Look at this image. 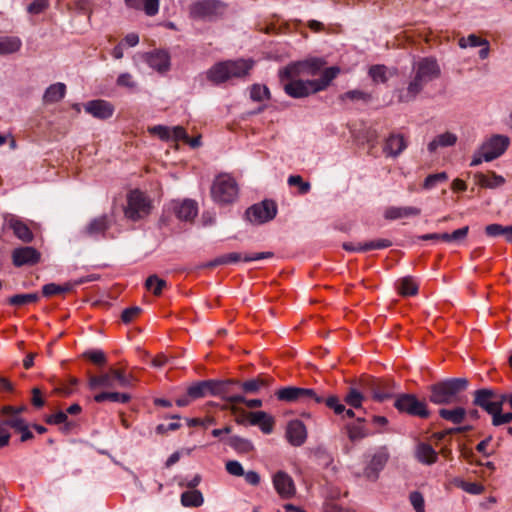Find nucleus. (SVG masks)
Segmentation results:
<instances>
[{
  "label": "nucleus",
  "mask_w": 512,
  "mask_h": 512,
  "mask_svg": "<svg viewBox=\"0 0 512 512\" xmlns=\"http://www.w3.org/2000/svg\"><path fill=\"white\" fill-rule=\"evenodd\" d=\"M469 385L467 378H449L428 387L429 401L436 405H449L460 401V394Z\"/></svg>",
  "instance_id": "f257e3e1"
},
{
  "label": "nucleus",
  "mask_w": 512,
  "mask_h": 512,
  "mask_svg": "<svg viewBox=\"0 0 512 512\" xmlns=\"http://www.w3.org/2000/svg\"><path fill=\"white\" fill-rule=\"evenodd\" d=\"M253 65L254 61L245 59L221 61L208 69L206 77L213 84L220 85L233 78L246 77Z\"/></svg>",
  "instance_id": "f03ea898"
},
{
  "label": "nucleus",
  "mask_w": 512,
  "mask_h": 512,
  "mask_svg": "<svg viewBox=\"0 0 512 512\" xmlns=\"http://www.w3.org/2000/svg\"><path fill=\"white\" fill-rule=\"evenodd\" d=\"M275 395L278 400L287 403H300L310 406L324 402V394L312 388L286 386L277 390Z\"/></svg>",
  "instance_id": "7ed1b4c3"
},
{
  "label": "nucleus",
  "mask_w": 512,
  "mask_h": 512,
  "mask_svg": "<svg viewBox=\"0 0 512 512\" xmlns=\"http://www.w3.org/2000/svg\"><path fill=\"white\" fill-rule=\"evenodd\" d=\"M359 386L365 394L371 395L375 401L383 402L393 397L396 384L390 378L363 376L359 380Z\"/></svg>",
  "instance_id": "20e7f679"
},
{
  "label": "nucleus",
  "mask_w": 512,
  "mask_h": 512,
  "mask_svg": "<svg viewBox=\"0 0 512 512\" xmlns=\"http://www.w3.org/2000/svg\"><path fill=\"white\" fill-rule=\"evenodd\" d=\"M238 196V185L235 179L228 174H220L213 181L211 197L218 204H230Z\"/></svg>",
  "instance_id": "39448f33"
},
{
  "label": "nucleus",
  "mask_w": 512,
  "mask_h": 512,
  "mask_svg": "<svg viewBox=\"0 0 512 512\" xmlns=\"http://www.w3.org/2000/svg\"><path fill=\"white\" fill-rule=\"evenodd\" d=\"M88 386L95 390L99 387L105 388H128L132 386V377L125 374L121 369L110 368L106 373L101 375H90Z\"/></svg>",
  "instance_id": "423d86ee"
},
{
  "label": "nucleus",
  "mask_w": 512,
  "mask_h": 512,
  "mask_svg": "<svg viewBox=\"0 0 512 512\" xmlns=\"http://www.w3.org/2000/svg\"><path fill=\"white\" fill-rule=\"evenodd\" d=\"M230 383L232 380H215L208 379L192 383L188 386V395L193 400H198L207 396H220L229 392Z\"/></svg>",
  "instance_id": "0eeeda50"
},
{
  "label": "nucleus",
  "mask_w": 512,
  "mask_h": 512,
  "mask_svg": "<svg viewBox=\"0 0 512 512\" xmlns=\"http://www.w3.org/2000/svg\"><path fill=\"white\" fill-rule=\"evenodd\" d=\"M152 210V201L143 192L132 190L127 195L125 217L131 221H139L147 217Z\"/></svg>",
  "instance_id": "6e6552de"
},
{
  "label": "nucleus",
  "mask_w": 512,
  "mask_h": 512,
  "mask_svg": "<svg viewBox=\"0 0 512 512\" xmlns=\"http://www.w3.org/2000/svg\"><path fill=\"white\" fill-rule=\"evenodd\" d=\"M394 407L400 413H405L413 417L426 419L430 416V410L426 402L419 400L414 394H398L394 401Z\"/></svg>",
  "instance_id": "1a4fd4ad"
},
{
  "label": "nucleus",
  "mask_w": 512,
  "mask_h": 512,
  "mask_svg": "<svg viewBox=\"0 0 512 512\" xmlns=\"http://www.w3.org/2000/svg\"><path fill=\"white\" fill-rule=\"evenodd\" d=\"M277 211L275 201L265 199L250 206L245 211V219L252 225H262L273 220L277 215Z\"/></svg>",
  "instance_id": "9d476101"
},
{
  "label": "nucleus",
  "mask_w": 512,
  "mask_h": 512,
  "mask_svg": "<svg viewBox=\"0 0 512 512\" xmlns=\"http://www.w3.org/2000/svg\"><path fill=\"white\" fill-rule=\"evenodd\" d=\"M325 62L320 58H312L305 61L291 63L279 71V78L298 77L302 73L316 75L324 66Z\"/></svg>",
  "instance_id": "9b49d317"
},
{
  "label": "nucleus",
  "mask_w": 512,
  "mask_h": 512,
  "mask_svg": "<svg viewBox=\"0 0 512 512\" xmlns=\"http://www.w3.org/2000/svg\"><path fill=\"white\" fill-rule=\"evenodd\" d=\"M510 144L509 137L495 134L481 145V154L484 161L490 162L505 153Z\"/></svg>",
  "instance_id": "f8f14e48"
},
{
  "label": "nucleus",
  "mask_w": 512,
  "mask_h": 512,
  "mask_svg": "<svg viewBox=\"0 0 512 512\" xmlns=\"http://www.w3.org/2000/svg\"><path fill=\"white\" fill-rule=\"evenodd\" d=\"M285 93L292 98H304L310 94L318 92L313 80H299L296 77L285 78L283 81L280 78Z\"/></svg>",
  "instance_id": "ddd939ff"
},
{
  "label": "nucleus",
  "mask_w": 512,
  "mask_h": 512,
  "mask_svg": "<svg viewBox=\"0 0 512 512\" xmlns=\"http://www.w3.org/2000/svg\"><path fill=\"white\" fill-rule=\"evenodd\" d=\"M225 5L219 0H203L191 6V15L195 18L212 19L223 12Z\"/></svg>",
  "instance_id": "4468645a"
},
{
  "label": "nucleus",
  "mask_w": 512,
  "mask_h": 512,
  "mask_svg": "<svg viewBox=\"0 0 512 512\" xmlns=\"http://www.w3.org/2000/svg\"><path fill=\"white\" fill-rule=\"evenodd\" d=\"M389 459V452L386 447L378 448L372 455L370 462L364 468L363 476L370 481H376L379 473L384 469Z\"/></svg>",
  "instance_id": "2eb2a0df"
},
{
  "label": "nucleus",
  "mask_w": 512,
  "mask_h": 512,
  "mask_svg": "<svg viewBox=\"0 0 512 512\" xmlns=\"http://www.w3.org/2000/svg\"><path fill=\"white\" fill-rule=\"evenodd\" d=\"M440 67L433 57L421 58L413 65V73L421 78L425 83H429L432 80L440 76Z\"/></svg>",
  "instance_id": "dca6fc26"
},
{
  "label": "nucleus",
  "mask_w": 512,
  "mask_h": 512,
  "mask_svg": "<svg viewBox=\"0 0 512 512\" xmlns=\"http://www.w3.org/2000/svg\"><path fill=\"white\" fill-rule=\"evenodd\" d=\"M11 258L15 267L33 266L39 263L41 253L32 246H22L12 251Z\"/></svg>",
  "instance_id": "f3484780"
},
{
  "label": "nucleus",
  "mask_w": 512,
  "mask_h": 512,
  "mask_svg": "<svg viewBox=\"0 0 512 512\" xmlns=\"http://www.w3.org/2000/svg\"><path fill=\"white\" fill-rule=\"evenodd\" d=\"M496 391L493 389L482 388L474 392L473 404L485 410L492 415L501 409V403H496Z\"/></svg>",
  "instance_id": "a211bd4d"
},
{
  "label": "nucleus",
  "mask_w": 512,
  "mask_h": 512,
  "mask_svg": "<svg viewBox=\"0 0 512 512\" xmlns=\"http://www.w3.org/2000/svg\"><path fill=\"white\" fill-rule=\"evenodd\" d=\"M84 110L94 118L106 120L113 116L115 107L109 101L96 99L86 102L84 104Z\"/></svg>",
  "instance_id": "6ab92c4d"
},
{
  "label": "nucleus",
  "mask_w": 512,
  "mask_h": 512,
  "mask_svg": "<svg viewBox=\"0 0 512 512\" xmlns=\"http://www.w3.org/2000/svg\"><path fill=\"white\" fill-rule=\"evenodd\" d=\"M5 224L13 230L14 235L25 243H30L34 239V235L30 228L18 217L13 214L4 216Z\"/></svg>",
  "instance_id": "aec40b11"
},
{
  "label": "nucleus",
  "mask_w": 512,
  "mask_h": 512,
  "mask_svg": "<svg viewBox=\"0 0 512 512\" xmlns=\"http://www.w3.org/2000/svg\"><path fill=\"white\" fill-rule=\"evenodd\" d=\"M273 485L282 498L288 499L295 494L294 481L286 472L278 471L273 477Z\"/></svg>",
  "instance_id": "412c9836"
},
{
  "label": "nucleus",
  "mask_w": 512,
  "mask_h": 512,
  "mask_svg": "<svg viewBox=\"0 0 512 512\" xmlns=\"http://www.w3.org/2000/svg\"><path fill=\"white\" fill-rule=\"evenodd\" d=\"M426 85L427 83L414 73L407 88L397 91L398 101L402 103L413 101Z\"/></svg>",
  "instance_id": "4be33fe9"
},
{
  "label": "nucleus",
  "mask_w": 512,
  "mask_h": 512,
  "mask_svg": "<svg viewBox=\"0 0 512 512\" xmlns=\"http://www.w3.org/2000/svg\"><path fill=\"white\" fill-rule=\"evenodd\" d=\"M286 438L293 446H301L307 438V430L304 423L300 420H292L286 428Z\"/></svg>",
  "instance_id": "5701e85b"
},
{
  "label": "nucleus",
  "mask_w": 512,
  "mask_h": 512,
  "mask_svg": "<svg viewBox=\"0 0 512 512\" xmlns=\"http://www.w3.org/2000/svg\"><path fill=\"white\" fill-rule=\"evenodd\" d=\"M392 246V242L388 239H377L361 243L344 242L342 247L347 252H366L375 249H385Z\"/></svg>",
  "instance_id": "b1692460"
},
{
  "label": "nucleus",
  "mask_w": 512,
  "mask_h": 512,
  "mask_svg": "<svg viewBox=\"0 0 512 512\" xmlns=\"http://www.w3.org/2000/svg\"><path fill=\"white\" fill-rule=\"evenodd\" d=\"M172 209L177 218L184 221L193 220L198 213L197 203L190 199L173 202Z\"/></svg>",
  "instance_id": "393cba45"
},
{
  "label": "nucleus",
  "mask_w": 512,
  "mask_h": 512,
  "mask_svg": "<svg viewBox=\"0 0 512 512\" xmlns=\"http://www.w3.org/2000/svg\"><path fill=\"white\" fill-rule=\"evenodd\" d=\"M148 65L159 73H165L170 69V55L165 50H155L147 55Z\"/></svg>",
  "instance_id": "a878e982"
},
{
  "label": "nucleus",
  "mask_w": 512,
  "mask_h": 512,
  "mask_svg": "<svg viewBox=\"0 0 512 512\" xmlns=\"http://www.w3.org/2000/svg\"><path fill=\"white\" fill-rule=\"evenodd\" d=\"M233 383L230 385H239L245 393H256L262 387H268L272 384L274 379L270 376L260 374L254 379L247 380L243 383H240L237 380H232Z\"/></svg>",
  "instance_id": "bb28decb"
},
{
  "label": "nucleus",
  "mask_w": 512,
  "mask_h": 512,
  "mask_svg": "<svg viewBox=\"0 0 512 512\" xmlns=\"http://www.w3.org/2000/svg\"><path fill=\"white\" fill-rule=\"evenodd\" d=\"M407 147L404 137L400 134H391L385 141L383 152L387 156L397 157Z\"/></svg>",
  "instance_id": "cd10ccee"
},
{
  "label": "nucleus",
  "mask_w": 512,
  "mask_h": 512,
  "mask_svg": "<svg viewBox=\"0 0 512 512\" xmlns=\"http://www.w3.org/2000/svg\"><path fill=\"white\" fill-rule=\"evenodd\" d=\"M421 214V209L413 206L396 207L390 206L385 209L384 218L397 220L401 218L416 217Z\"/></svg>",
  "instance_id": "c85d7f7f"
},
{
  "label": "nucleus",
  "mask_w": 512,
  "mask_h": 512,
  "mask_svg": "<svg viewBox=\"0 0 512 512\" xmlns=\"http://www.w3.org/2000/svg\"><path fill=\"white\" fill-rule=\"evenodd\" d=\"M415 458L422 464L432 465L437 462L438 454L430 444L419 442L415 448Z\"/></svg>",
  "instance_id": "c756f323"
},
{
  "label": "nucleus",
  "mask_w": 512,
  "mask_h": 512,
  "mask_svg": "<svg viewBox=\"0 0 512 512\" xmlns=\"http://www.w3.org/2000/svg\"><path fill=\"white\" fill-rule=\"evenodd\" d=\"M474 178L479 186L489 189L501 187L505 183V178L501 175L496 174L494 171H489L486 174L482 172H477L474 175Z\"/></svg>",
  "instance_id": "7c9ffc66"
},
{
  "label": "nucleus",
  "mask_w": 512,
  "mask_h": 512,
  "mask_svg": "<svg viewBox=\"0 0 512 512\" xmlns=\"http://www.w3.org/2000/svg\"><path fill=\"white\" fill-rule=\"evenodd\" d=\"M325 405L334 411L337 415H343L344 418H354L355 412L353 408H346L343 403H341L340 399L336 395H324V402Z\"/></svg>",
  "instance_id": "2f4dec72"
},
{
  "label": "nucleus",
  "mask_w": 512,
  "mask_h": 512,
  "mask_svg": "<svg viewBox=\"0 0 512 512\" xmlns=\"http://www.w3.org/2000/svg\"><path fill=\"white\" fill-rule=\"evenodd\" d=\"M129 8L143 10L147 16H155L159 12L160 0H125Z\"/></svg>",
  "instance_id": "473e14b6"
},
{
  "label": "nucleus",
  "mask_w": 512,
  "mask_h": 512,
  "mask_svg": "<svg viewBox=\"0 0 512 512\" xmlns=\"http://www.w3.org/2000/svg\"><path fill=\"white\" fill-rule=\"evenodd\" d=\"M66 85L61 82L51 84L44 92L43 102L45 104H52L59 102L65 97Z\"/></svg>",
  "instance_id": "72a5a7b5"
},
{
  "label": "nucleus",
  "mask_w": 512,
  "mask_h": 512,
  "mask_svg": "<svg viewBox=\"0 0 512 512\" xmlns=\"http://www.w3.org/2000/svg\"><path fill=\"white\" fill-rule=\"evenodd\" d=\"M26 422L24 418L15 413H3L2 407L0 408V425L4 429H13L16 432L18 429H23L22 426Z\"/></svg>",
  "instance_id": "f704fd0d"
},
{
  "label": "nucleus",
  "mask_w": 512,
  "mask_h": 512,
  "mask_svg": "<svg viewBox=\"0 0 512 512\" xmlns=\"http://www.w3.org/2000/svg\"><path fill=\"white\" fill-rule=\"evenodd\" d=\"M365 421V418L358 417L355 423L347 425V433L351 441L364 439L371 434L364 425Z\"/></svg>",
  "instance_id": "c9c22d12"
},
{
  "label": "nucleus",
  "mask_w": 512,
  "mask_h": 512,
  "mask_svg": "<svg viewBox=\"0 0 512 512\" xmlns=\"http://www.w3.org/2000/svg\"><path fill=\"white\" fill-rule=\"evenodd\" d=\"M226 444L241 454H247L254 450V445L250 440L237 435L227 438Z\"/></svg>",
  "instance_id": "e433bc0d"
},
{
  "label": "nucleus",
  "mask_w": 512,
  "mask_h": 512,
  "mask_svg": "<svg viewBox=\"0 0 512 512\" xmlns=\"http://www.w3.org/2000/svg\"><path fill=\"white\" fill-rule=\"evenodd\" d=\"M110 226L107 215H101L94 218L85 228V233L89 236L103 234Z\"/></svg>",
  "instance_id": "4c0bfd02"
},
{
  "label": "nucleus",
  "mask_w": 512,
  "mask_h": 512,
  "mask_svg": "<svg viewBox=\"0 0 512 512\" xmlns=\"http://www.w3.org/2000/svg\"><path fill=\"white\" fill-rule=\"evenodd\" d=\"M365 392H363L358 385L357 387H349L347 394L344 397V402L354 409L362 407V403L365 400Z\"/></svg>",
  "instance_id": "58836bf2"
},
{
  "label": "nucleus",
  "mask_w": 512,
  "mask_h": 512,
  "mask_svg": "<svg viewBox=\"0 0 512 512\" xmlns=\"http://www.w3.org/2000/svg\"><path fill=\"white\" fill-rule=\"evenodd\" d=\"M439 415L441 418L459 425L464 421L467 411L463 407H456L454 409L442 408L439 410Z\"/></svg>",
  "instance_id": "ea45409f"
},
{
  "label": "nucleus",
  "mask_w": 512,
  "mask_h": 512,
  "mask_svg": "<svg viewBox=\"0 0 512 512\" xmlns=\"http://www.w3.org/2000/svg\"><path fill=\"white\" fill-rule=\"evenodd\" d=\"M244 254L239 252H231L228 254L220 255L216 257L215 259L211 260L207 264H205V267L208 268H214L220 265H229V264H235L239 261H243Z\"/></svg>",
  "instance_id": "a19ab883"
},
{
  "label": "nucleus",
  "mask_w": 512,
  "mask_h": 512,
  "mask_svg": "<svg viewBox=\"0 0 512 512\" xmlns=\"http://www.w3.org/2000/svg\"><path fill=\"white\" fill-rule=\"evenodd\" d=\"M396 287L401 296H415L418 293V285L410 276L404 277L397 281Z\"/></svg>",
  "instance_id": "79ce46f5"
},
{
  "label": "nucleus",
  "mask_w": 512,
  "mask_h": 512,
  "mask_svg": "<svg viewBox=\"0 0 512 512\" xmlns=\"http://www.w3.org/2000/svg\"><path fill=\"white\" fill-rule=\"evenodd\" d=\"M457 141V136L453 133L446 132L438 135L428 144V150L435 152L438 147H449L453 146Z\"/></svg>",
  "instance_id": "37998d69"
},
{
  "label": "nucleus",
  "mask_w": 512,
  "mask_h": 512,
  "mask_svg": "<svg viewBox=\"0 0 512 512\" xmlns=\"http://www.w3.org/2000/svg\"><path fill=\"white\" fill-rule=\"evenodd\" d=\"M339 72L340 69L336 66L326 68L319 79L313 80V82L316 83L315 87L318 88V91L326 89L331 81L337 77Z\"/></svg>",
  "instance_id": "c03bdc74"
},
{
  "label": "nucleus",
  "mask_w": 512,
  "mask_h": 512,
  "mask_svg": "<svg viewBox=\"0 0 512 512\" xmlns=\"http://www.w3.org/2000/svg\"><path fill=\"white\" fill-rule=\"evenodd\" d=\"M204 502L199 490H188L181 494V504L185 507H200Z\"/></svg>",
  "instance_id": "a18cd8bd"
},
{
  "label": "nucleus",
  "mask_w": 512,
  "mask_h": 512,
  "mask_svg": "<svg viewBox=\"0 0 512 512\" xmlns=\"http://www.w3.org/2000/svg\"><path fill=\"white\" fill-rule=\"evenodd\" d=\"M22 46L18 37H0V54H12L17 52Z\"/></svg>",
  "instance_id": "49530a36"
},
{
  "label": "nucleus",
  "mask_w": 512,
  "mask_h": 512,
  "mask_svg": "<svg viewBox=\"0 0 512 512\" xmlns=\"http://www.w3.org/2000/svg\"><path fill=\"white\" fill-rule=\"evenodd\" d=\"M131 399V395L127 393L119 392H101L94 396V400L97 403H102L106 400L118 403H127Z\"/></svg>",
  "instance_id": "de8ad7c7"
},
{
  "label": "nucleus",
  "mask_w": 512,
  "mask_h": 512,
  "mask_svg": "<svg viewBox=\"0 0 512 512\" xmlns=\"http://www.w3.org/2000/svg\"><path fill=\"white\" fill-rule=\"evenodd\" d=\"M38 300L39 295L37 293L15 294L8 299V303L12 306H24Z\"/></svg>",
  "instance_id": "09e8293b"
},
{
  "label": "nucleus",
  "mask_w": 512,
  "mask_h": 512,
  "mask_svg": "<svg viewBox=\"0 0 512 512\" xmlns=\"http://www.w3.org/2000/svg\"><path fill=\"white\" fill-rule=\"evenodd\" d=\"M145 287L149 291H152L155 296H159L161 295L163 289L167 287V282L154 274L146 279Z\"/></svg>",
  "instance_id": "8fccbe9b"
},
{
  "label": "nucleus",
  "mask_w": 512,
  "mask_h": 512,
  "mask_svg": "<svg viewBox=\"0 0 512 512\" xmlns=\"http://www.w3.org/2000/svg\"><path fill=\"white\" fill-rule=\"evenodd\" d=\"M250 98L255 102L270 99L269 88L261 84H253L250 88Z\"/></svg>",
  "instance_id": "3c124183"
},
{
  "label": "nucleus",
  "mask_w": 512,
  "mask_h": 512,
  "mask_svg": "<svg viewBox=\"0 0 512 512\" xmlns=\"http://www.w3.org/2000/svg\"><path fill=\"white\" fill-rule=\"evenodd\" d=\"M287 183L291 187H297L301 195H305L311 190V184L304 181L300 175H290L287 179Z\"/></svg>",
  "instance_id": "603ef678"
},
{
  "label": "nucleus",
  "mask_w": 512,
  "mask_h": 512,
  "mask_svg": "<svg viewBox=\"0 0 512 512\" xmlns=\"http://www.w3.org/2000/svg\"><path fill=\"white\" fill-rule=\"evenodd\" d=\"M369 76L375 83H385L388 80L387 68L384 65H373L369 69Z\"/></svg>",
  "instance_id": "864d4df0"
},
{
  "label": "nucleus",
  "mask_w": 512,
  "mask_h": 512,
  "mask_svg": "<svg viewBox=\"0 0 512 512\" xmlns=\"http://www.w3.org/2000/svg\"><path fill=\"white\" fill-rule=\"evenodd\" d=\"M457 486L471 495H480L485 491L484 485L477 482L459 481Z\"/></svg>",
  "instance_id": "5fc2aeb1"
},
{
  "label": "nucleus",
  "mask_w": 512,
  "mask_h": 512,
  "mask_svg": "<svg viewBox=\"0 0 512 512\" xmlns=\"http://www.w3.org/2000/svg\"><path fill=\"white\" fill-rule=\"evenodd\" d=\"M447 179L448 175L446 172L430 174L425 178L423 188L427 190L432 189L437 185V183L445 182Z\"/></svg>",
  "instance_id": "6e6d98bb"
},
{
  "label": "nucleus",
  "mask_w": 512,
  "mask_h": 512,
  "mask_svg": "<svg viewBox=\"0 0 512 512\" xmlns=\"http://www.w3.org/2000/svg\"><path fill=\"white\" fill-rule=\"evenodd\" d=\"M83 356L96 365H104L107 361L106 355L102 350H89L84 352Z\"/></svg>",
  "instance_id": "4d7b16f0"
},
{
  "label": "nucleus",
  "mask_w": 512,
  "mask_h": 512,
  "mask_svg": "<svg viewBox=\"0 0 512 512\" xmlns=\"http://www.w3.org/2000/svg\"><path fill=\"white\" fill-rule=\"evenodd\" d=\"M503 409H499L498 412L493 413L492 416V425L493 426H501L504 424H508L512 422V413H502Z\"/></svg>",
  "instance_id": "13d9d810"
},
{
  "label": "nucleus",
  "mask_w": 512,
  "mask_h": 512,
  "mask_svg": "<svg viewBox=\"0 0 512 512\" xmlns=\"http://www.w3.org/2000/svg\"><path fill=\"white\" fill-rule=\"evenodd\" d=\"M46 423L47 424H50V425H58V424H62V423H65L66 424V429L69 430L70 429V423L68 422V417H67V413H64L62 411H59L55 414H52V415H49L47 418H46Z\"/></svg>",
  "instance_id": "bf43d9fd"
},
{
  "label": "nucleus",
  "mask_w": 512,
  "mask_h": 512,
  "mask_svg": "<svg viewBox=\"0 0 512 512\" xmlns=\"http://www.w3.org/2000/svg\"><path fill=\"white\" fill-rule=\"evenodd\" d=\"M409 500L416 512H425L423 495L418 491H413L409 495Z\"/></svg>",
  "instance_id": "052dcab7"
},
{
  "label": "nucleus",
  "mask_w": 512,
  "mask_h": 512,
  "mask_svg": "<svg viewBox=\"0 0 512 512\" xmlns=\"http://www.w3.org/2000/svg\"><path fill=\"white\" fill-rule=\"evenodd\" d=\"M341 98L350 100H362L364 102H368L371 100V95L360 90H351L344 93L341 96Z\"/></svg>",
  "instance_id": "680f3d73"
},
{
  "label": "nucleus",
  "mask_w": 512,
  "mask_h": 512,
  "mask_svg": "<svg viewBox=\"0 0 512 512\" xmlns=\"http://www.w3.org/2000/svg\"><path fill=\"white\" fill-rule=\"evenodd\" d=\"M141 311L142 309L138 306L126 308L121 314V320L126 324L130 323L141 313Z\"/></svg>",
  "instance_id": "e2e57ef3"
},
{
  "label": "nucleus",
  "mask_w": 512,
  "mask_h": 512,
  "mask_svg": "<svg viewBox=\"0 0 512 512\" xmlns=\"http://www.w3.org/2000/svg\"><path fill=\"white\" fill-rule=\"evenodd\" d=\"M506 232V226L498 223L489 224L485 227V234L488 237L504 236Z\"/></svg>",
  "instance_id": "0e129e2a"
},
{
  "label": "nucleus",
  "mask_w": 512,
  "mask_h": 512,
  "mask_svg": "<svg viewBox=\"0 0 512 512\" xmlns=\"http://www.w3.org/2000/svg\"><path fill=\"white\" fill-rule=\"evenodd\" d=\"M225 468L229 474L237 477L243 476L245 472L241 463L236 460L227 461Z\"/></svg>",
  "instance_id": "69168bd1"
},
{
  "label": "nucleus",
  "mask_w": 512,
  "mask_h": 512,
  "mask_svg": "<svg viewBox=\"0 0 512 512\" xmlns=\"http://www.w3.org/2000/svg\"><path fill=\"white\" fill-rule=\"evenodd\" d=\"M49 6V0H34L27 7V11L31 14H40Z\"/></svg>",
  "instance_id": "338daca9"
},
{
  "label": "nucleus",
  "mask_w": 512,
  "mask_h": 512,
  "mask_svg": "<svg viewBox=\"0 0 512 512\" xmlns=\"http://www.w3.org/2000/svg\"><path fill=\"white\" fill-rule=\"evenodd\" d=\"M116 83L120 87H126L129 89H133L137 85L136 82L134 81L132 75L129 73L120 74L117 78Z\"/></svg>",
  "instance_id": "774afa93"
}]
</instances>
